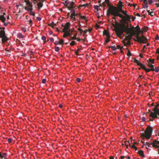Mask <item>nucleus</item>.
<instances>
[{"label":"nucleus","mask_w":159,"mask_h":159,"mask_svg":"<svg viewBox=\"0 0 159 159\" xmlns=\"http://www.w3.org/2000/svg\"><path fill=\"white\" fill-rule=\"evenodd\" d=\"M116 32L117 36L119 37L121 36L123 33L126 32L127 35L124 40H129L132 37L135 35L134 27L132 26L131 28H129L128 26L123 25L117 29Z\"/></svg>","instance_id":"obj_1"},{"label":"nucleus","mask_w":159,"mask_h":159,"mask_svg":"<svg viewBox=\"0 0 159 159\" xmlns=\"http://www.w3.org/2000/svg\"><path fill=\"white\" fill-rule=\"evenodd\" d=\"M107 14L109 13L112 15L114 16H118L122 19L124 18V16L120 13L119 11H118L117 8L115 7H112L109 8L107 10Z\"/></svg>","instance_id":"obj_2"},{"label":"nucleus","mask_w":159,"mask_h":159,"mask_svg":"<svg viewBox=\"0 0 159 159\" xmlns=\"http://www.w3.org/2000/svg\"><path fill=\"white\" fill-rule=\"evenodd\" d=\"M153 112H151L150 110H148V112L150 113V116L153 119L158 118L157 115L159 116V104L156 105L155 107L153 108Z\"/></svg>","instance_id":"obj_3"},{"label":"nucleus","mask_w":159,"mask_h":159,"mask_svg":"<svg viewBox=\"0 0 159 159\" xmlns=\"http://www.w3.org/2000/svg\"><path fill=\"white\" fill-rule=\"evenodd\" d=\"M153 130L152 128L150 126H148L145 131V133H142L141 136L147 139L150 138Z\"/></svg>","instance_id":"obj_4"},{"label":"nucleus","mask_w":159,"mask_h":159,"mask_svg":"<svg viewBox=\"0 0 159 159\" xmlns=\"http://www.w3.org/2000/svg\"><path fill=\"white\" fill-rule=\"evenodd\" d=\"M0 38H1L2 44L8 40L9 39L7 37L4 30H1L0 31Z\"/></svg>","instance_id":"obj_5"},{"label":"nucleus","mask_w":159,"mask_h":159,"mask_svg":"<svg viewBox=\"0 0 159 159\" xmlns=\"http://www.w3.org/2000/svg\"><path fill=\"white\" fill-rule=\"evenodd\" d=\"M62 3L64 4V5L66 6L68 10L75 7L74 6L75 4V3L73 2L70 1L68 0H66L65 2H62Z\"/></svg>","instance_id":"obj_6"},{"label":"nucleus","mask_w":159,"mask_h":159,"mask_svg":"<svg viewBox=\"0 0 159 159\" xmlns=\"http://www.w3.org/2000/svg\"><path fill=\"white\" fill-rule=\"evenodd\" d=\"M0 20L1 22L3 23V25L5 26H7L8 25V24L10 23V22L7 20V22H5L6 20V17L4 15H0Z\"/></svg>","instance_id":"obj_7"},{"label":"nucleus","mask_w":159,"mask_h":159,"mask_svg":"<svg viewBox=\"0 0 159 159\" xmlns=\"http://www.w3.org/2000/svg\"><path fill=\"white\" fill-rule=\"evenodd\" d=\"M70 23L69 22H67L66 25L64 26V28L63 29V31H72V32L74 31V30H72L70 29Z\"/></svg>","instance_id":"obj_8"},{"label":"nucleus","mask_w":159,"mask_h":159,"mask_svg":"<svg viewBox=\"0 0 159 159\" xmlns=\"http://www.w3.org/2000/svg\"><path fill=\"white\" fill-rule=\"evenodd\" d=\"M24 2L26 3L27 7H26L25 8V9L26 11L27 8H33V5L32 3H31L29 0H25Z\"/></svg>","instance_id":"obj_9"},{"label":"nucleus","mask_w":159,"mask_h":159,"mask_svg":"<svg viewBox=\"0 0 159 159\" xmlns=\"http://www.w3.org/2000/svg\"><path fill=\"white\" fill-rule=\"evenodd\" d=\"M63 32L64 33L63 36L64 38H66L67 36H69L71 35L72 33V31H70L68 32L63 31Z\"/></svg>","instance_id":"obj_10"},{"label":"nucleus","mask_w":159,"mask_h":159,"mask_svg":"<svg viewBox=\"0 0 159 159\" xmlns=\"http://www.w3.org/2000/svg\"><path fill=\"white\" fill-rule=\"evenodd\" d=\"M43 1L42 0L39 1V2L37 3V6H38V9L40 10V8L42 7L43 5Z\"/></svg>","instance_id":"obj_11"},{"label":"nucleus","mask_w":159,"mask_h":159,"mask_svg":"<svg viewBox=\"0 0 159 159\" xmlns=\"http://www.w3.org/2000/svg\"><path fill=\"white\" fill-rule=\"evenodd\" d=\"M135 37L137 39L134 40L135 41L140 43H143L142 39L139 36V35H136Z\"/></svg>","instance_id":"obj_12"},{"label":"nucleus","mask_w":159,"mask_h":159,"mask_svg":"<svg viewBox=\"0 0 159 159\" xmlns=\"http://www.w3.org/2000/svg\"><path fill=\"white\" fill-rule=\"evenodd\" d=\"M27 11L30 12V15L34 16L35 14L33 11V8H27Z\"/></svg>","instance_id":"obj_13"},{"label":"nucleus","mask_w":159,"mask_h":159,"mask_svg":"<svg viewBox=\"0 0 159 159\" xmlns=\"http://www.w3.org/2000/svg\"><path fill=\"white\" fill-rule=\"evenodd\" d=\"M103 35H106L107 38H110V34L106 30H104L103 31Z\"/></svg>","instance_id":"obj_14"},{"label":"nucleus","mask_w":159,"mask_h":159,"mask_svg":"<svg viewBox=\"0 0 159 159\" xmlns=\"http://www.w3.org/2000/svg\"><path fill=\"white\" fill-rule=\"evenodd\" d=\"M118 11H119V12L122 13L123 15L125 16L127 14L126 11H123L122 9H121V7H120V10H119Z\"/></svg>","instance_id":"obj_15"},{"label":"nucleus","mask_w":159,"mask_h":159,"mask_svg":"<svg viewBox=\"0 0 159 159\" xmlns=\"http://www.w3.org/2000/svg\"><path fill=\"white\" fill-rule=\"evenodd\" d=\"M138 154L141 157H144L145 156L144 154L143 151L142 150H140L138 152Z\"/></svg>","instance_id":"obj_16"},{"label":"nucleus","mask_w":159,"mask_h":159,"mask_svg":"<svg viewBox=\"0 0 159 159\" xmlns=\"http://www.w3.org/2000/svg\"><path fill=\"white\" fill-rule=\"evenodd\" d=\"M76 33L75 34V36H72L71 35H70V37L72 40H76V39H77V38L76 37L77 34L78 33L77 32H75Z\"/></svg>","instance_id":"obj_17"},{"label":"nucleus","mask_w":159,"mask_h":159,"mask_svg":"<svg viewBox=\"0 0 159 159\" xmlns=\"http://www.w3.org/2000/svg\"><path fill=\"white\" fill-rule=\"evenodd\" d=\"M123 43L125 45H129L130 44V42L129 40H124L123 41Z\"/></svg>","instance_id":"obj_18"},{"label":"nucleus","mask_w":159,"mask_h":159,"mask_svg":"<svg viewBox=\"0 0 159 159\" xmlns=\"http://www.w3.org/2000/svg\"><path fill=\"white\" fill-rule=\"evenodd\" d=\"M152 71H155L156 72H158L159 71V66H157L155 68L152 69Z\"/></svg>","instance_id":"obj_19"},{"label":"nucleus","mask_w":159,"mask_h":159,"mask_svg":"<svg viewBox=\"0 0 159 159\" xmlns=\"http://www.w3.org/2000/svg\"><path fill=\"white\" fill-rule=\"evenodd\" d=\"M141 32V30H136V31L135 30V28H134V32H135V35H139L140 33Z\"/></svg>","instance_id":"obj_20"},{"label":"nucleus","mask_w":159,"mask_h":159,"mask_svg":"<svg viewBox=\"0 0 159 159\" xmlns=\"http://www.w3.org/2000/svg\"><path fill=\"white\" fill-rule=\"evenodd\" d=\"M123 5H122V3L121 1H120L118 5V10H120V7H121V9L122 8Z\"/></svg>","instance_id":"obj_21"},{"label":"nucleus","mask_w":159,"mask_h":159,"mask_svg":"<svg viewBox=\"0 0 159 159\" xmlns=\"http://www.w3.org/2000/svg\"><path fill=\"white\" fill-rule=\"evenodd\" d=\"M17 37L19 39H22L24 37V36L21 33H19L17 34Z\"/></svg>","instance_id":"obj_22"},{"label":"nucleus","mask_w":159,"mask_h":159,"mask_svg":"<svg viewBox=\"0 0 159 159\" xmlns=\"http://www.w3.org/2000/svg\"><path fill=\"white\" fill-rule=\"evenodd\" d=\"M139 66H140L141 68L144 70H145L146 68L145 66L143 64L141 63V64H139Z\"/></svg>","instance_id":"obj_23"},{"label":"nucleus","mask_w":159,"mask_h":159,"mask_svg":"<svg viewBox=\"0 0 159 159\" xmlns=\"http://www.w3.org/2000/svg\"><path fill=\"white\" fill-rule=\"evenodd\" d=\"M109 48H111L112 51H116L117 49V48L115 46H110L109 47Z\"/></svg>","instance_id":"obj_24"},{"label":"nucleus","mask_w":159,"mask_h":159,"mask_svg":"<svg viewBox=\"0 0 159 159\" xmlns=\"http://www.w3.org/2000/svg\"><path fill=\"white\" fill-rule=\"evenodd\" d=\"M143 7L145 8H147L148 7V2H146L145 3H143Z\"/></svg>","instance_id":"obj_25"},{"label":"nucleus","mask_w":159,"mask_h":159,"mask_svg":"<svg viewBox=\"0 0 159 159\" xmlns=\"http://www.w3.org/2000/svg\"><path fill=\"white\" fill-rule=\"evenodd\" d=\"M80 17L81 19L84 20L86 22H87L88 20L86 16H80Z\"/></svg>","instance_id":"obj_26"},{"label":"nucleus","mask_w":159,"mask_h":159,"mask_svg":"<svg viewBox=\"0 0 159 159\" xmlns=\"http://www.w3.org/2000/svg\"><path fill=\"white\" fill-rule=\"evenodd\" d=\"M156 143H154V142L153 141V142L152 143V145L153 147H155V148H159V146L158 145H156ZM159 150V149H158V150Z\"/></svg>","instance_id":"obj_27"},{"label":"nucleus","mask_w":159,"mask_h":159,"mask_svg":"<svg viewBox=\"0 0 159 159\" xmlns=\"http://www.w3.org/2000/svg\"><path fill=\"white\" fill-rule=\"evenodd\" d=\"M7 155V154L6 153H4L2 154V158H5Z\"/></svg>","instance_id":"obj_28"},{"label":"nucleus","mask_w":159,"mask_h":159,"mask_svg":"<svg viewBox=\"0 0 159 159\" xmlns=\"http://www.w3.org/2000/svg\"><path fill=\"white\" fill-rule=\"evenodd\" d=\"M90 4V3H86L85 4L83 5V7L85 8L86 7H88L89 6Z\"/></svg>","instance_id":"obj_29"},{"label":"nucleus","mask_w":159,"mask_h":159,"mask_svg":"<svg viewBox=\"0 0 159 159\" xmlns=\"http://www.w3.org/2000/svg\"><path fill=\"white\" fill-rule=\"evenodd\" d=\"M109 38H107L105 39L104 43V44H105V45H106L107 43L109 42L110 41Z\"/></svg>","instance_id":"obj_30"},{"label":"nucleus","mask_w":159,"mask_h":159,"mask_svg":"<svg viewBox=\"0 0 159 159\" xmlns=\"http://www.w3.org/2000/svg\"><path fill=\"white\" fill-rule=\"evenodd\" d=\"M142 39L143 40V43H144V41H146L147 40V39L146 37H145V36L143 35L141 37Z\"/></svg>","instance_id":"obj_31"},{"label":"nucleus","mask_w":159,"mask_h":159,"mask_svg":"<svg viewBox=\"0 0 159 159\" xmlns=\"http://www.w3.org/2000/svg\"><path fill=\"white\" fill-rule=\"evenodd\" d=\"M55 50L57 52H58L60 51V48L57 46H55Z\"/></svg>","instance_id":"obj_32"},{"label":"nucleus","mask_w":159,"mask_h":159,"mask_svg":"<svg viewBox=\"0 0 159 159\" xmlns=\"http://www.w3.org/2000/svg\"><path fill=\"white\" fill-rule=\"evenodd\" d=\"M41 39L44 42H46V37L44 36H43L41 37Z\"/></svg>","instance_id":"obj_33"},{"label":"nucleus","mask_w":159,"mask_h":159,"mask_svg":"<svg viewBox=\"0 0 159 159\" xmlns=\"http://www.w3.org/2000/svg\"><path fill=\"white\" fill-rule=\"evenodd\" d=\"M126 19L128 20V21H130V16L129 15H128L127 14L126 16Z\"/></svg>","instance_id":"obj_34"},{"label":"nucleus","mask_w":159,"mask_h":159,"mask_svg":"<svg viewBox=\"0 0 159 159\" xmlns=\"http://www.w3.org/2000/svg\"><path fill=\"white\" fill-rule=\"evenodd\" d=\"M148 67H150L151 69H153L154 68V66L153 65H152L150 63H149L148 65Z\"/></svg>","instance_id":"obj_35"},{"label":"nucleus","mask_w":159,"mask_h":159,"mask_svg":"<svg viewBox=\"0 0 159 159\" xmlns=\"http://www.w3.org/2000/svg\"><path fill=\"white\" fill-rule=\"evenodd\" d=\"M134 62L135 63H136L137 64V65L139 66V64H141V63L139 62V61L138 60H137V59H135L134 60Z\"/></svg>","instance_id":"obj_36"},{"label":"nucleus","mask_w":159,"mask_h":159,"mask_svg":"<svg viewBox=\"0 0 159 159\" xmlns=\"http://www.w3.org/2000/svg\"><path fill=\"white\" fill-rule=\"evenodd\" d=\"M34 4H35L36 3H38V1H41V0H31Z\"/></svg>","instance_id":"obj_37"},{"label":"nucleus","mask_w":159,"mask_h":159,"mask_svg":"<svg viewBox=\"0 0 159 159\" xmlns=\"http://www.w3.org/2000/svg\"><path fill=\"white\" fill-rule=\"evenodd\" d=\"M75 44V41H72L70 43V45L71 46H73Z\"/></svg>","instance_id":"obj_38"},{"label":"nucleus","mask_w":159,"mask_h":159,"mask_svg":"<svg viewBox=\"0 0 159 159\" xmlns=\"http://www.w3.org/2000/svg\"><path fill=\"white\" fill-rule=\"evenodd\" d=\"M149 62L150 63H151L152 64L154 63V59H149Z\"/></svg>","instance_id":"obj_39"},{"label":"nucleus","mask_w":159,"mask_h":159,"mask_svg":"<svg viewBox=\"0 0 159 159\" xmlns=\"http://www.w3.org/2000/svg\"><path fill=\"white\" fill-rule=\"evenodd\" d=\"M74 8H71L70 9H68L69 10H70V12L71 13H75V9H74Z\"/></svg>","instance_id":"obj_40"},{"label":"nucleus","mask_w":159,"mask_h":159,"mask_svg":"<svg viewBox=\"0 0 159 159\" xmlns=\"http://www.w3.org/2000/svg\"><path fill=\"white\" fill-rule=\"evenodd\" d=\"M21 30L24 33H25L26 31V28L23 27L21 28Z\"/></svg>","instance_id":"obj_41"},{"label":"nucleus","mask_w":159,"mask_h":159,"mask_svg":"<svg viewBox=\"0 0 159 159\" xmlns=\"http://www.w3.org/2000/svg\"><path fill=\"white\" fill-rule=\"evenodd\" d=\"M152 69H147L146 68V69H145V71L146 72H150V71H152Z\"/></svg>","instance_id":"obj_42"},{"label":"nucleus","mask_w":159,"mask_h":159,"mask_svg":"<svg viewBox=\"0 0 159 159\" xmlns=\"http://www.w3.org/2000/svg\"><path fill=\"white\" fill-rule=\"evenodd\" d=\"M7 141L9 143H11L12 142V139L11 138H9L8 139Z\"/></svg>","instance_id":"obj_43"},{"label":"nucleus","mask_w":159,"mask_h":159,"mask_svg":"<svg viewBox=\"0 0 159 159\" xmlns=\"http://www.w3.org/2000/svg\"><path fill=\"white\" fill-rule=\"evenodd\" d=\"M94 8L95 10L98 11L99 8V6L98 5H94Z\"/></svg>","instance_id":"obj_44"},{"label":"nucleus","mask_w":159,"mask_h":159,"mask_svg":"<svg viewBox=\"0 0 159 159\" xmlns=\"http://www.w3.org/2000/svg\"><path fill=\"white\" fill-rule=\"evenodd\" d=\"M105 2L107 4V5L108 6H110V4H109L110 0H105Z\"/></svg>","instance_id":"obj_45"},{"label":"nucleus","mask_w":159,"mask_h":159,"mask_svg":"<svg viewBox=\"0 0 159 159\" xmlns=\"http://www.w3.org/2000/svg\"><path fill=\"white\" fill-rule=\"evenodd\" d=\"M42 82L43 84H45L46 82V80L45 79H43L42 80Z\"/></svg>","instance_id":"obj_46"},{"label":"nucleus","mask_w":159,"mask_h":159,"mask_svg":"<svg viewBox=\"0 0 159 159\" xmlns=\"http://www.w3.org/2000/svg\"><path fill=\"white\" fill-rule=\"evenodd\" d=\"M70 17L71 18V19H73L74 20H76V18L75 16H70Z\"/></svg>","instance_id":"obj_47"},{"label":"nucleus","mask_w":159,"mask_h":159,"mask_svg":"<svg viewBox=\"0 0 159 159\" xmlns=\"http://www.w3.org/2000/svg\"><path fill=\"white\" fill-rule=\"evenodd\" d=\"M132 54L131 52L129 51V50L128 51V52L127 54V55L130 57L131 56Z\"/></svg>","instance_id":"obj_48"},{"label":"nucleus","mask_w":159,"mask_h":159,"mask_svg":"<svg viewBox=\"0 0 159 159\" xmlns=\"http://www.w3.org/2000/svg\"><path fill=\"white\" fill-rule=\"evenodd\" d=\"M152 143H149V142H146V144L147 145L148 147H150V145H152Z\"/></svg>","instance_id":"obj_49"},{"label":"nucleus","mask_w":159,"mask_h":159,"mask_svg":"<svg viewBox=\"0 0 159 159\" xmlns=\"http://www.w3.org/2000/svg\"><path fill=\"white\" fill-rule=\"evenodd\" d=\"M106 4H107L104 2L102 3V4H101L102 6L103 7H105L106 5Z\"/></svg>","instance_id":"obj_50"},{"label":"nucleus","mask_w":159,"mask_h":159,"mask_svg":"<svg viewBox=\"0 0 159 159\" xmlns=\"http://www.w3.org/2000/svg\"><path fill=\"white\" fill-rule=\"evenodd\" d=\"M135 28L137 29L136 30H141L140 28L139 25H137Z\"/></svg>","instance_id":"obj_51"},{"label":"nucleus","mask_w":159,"mask_h":159,"mask_svg":"<svg viewBox=\"0 0 159 159\" xmlns=\"http://www.w3.org/2000/svg\"><path fill=\"white\" fill-rule=\"evenodd\" d=\"M54 43L56 45H57L59 44V41H56Z\"/></svg>","instance_id":"obj_52"},{"label":"nucleus","mask_w":159,"mask_h":159,"mask_svg":"<svg viewBox=\"0 0 159 159\" xmlns=\"http://www.w3.org/2000/svg\"><path fill=\"white\" fill-rule=\"evenodd\" d=\"M59 44H62L63 43L64 41L63 40L61 39L59 41Z\"/></svg>","instance_id":"obj_53"},{"label":"nucleus","mask_w":159,"mask_h":159,"mask_svg":"<svg viewBox=\"0 0 159 159\" xmlns=\"http://www.w3.org/2000/svg\"><path fill=\"white\" fill-rule=\"evenodd\" d=\"M78 31L80 32L81 34H82L83 32V30L81 29L80 28L78 29Z\"/></svg>","instance_id":"obj_54"},{"label":"nucleus","mask_w":159,"mask_h":159,"mask_svg":"<svg viewBox=\"0 0 159 159\" xmlns=\"http://www.w3.org/2000/svg\"><path fill=\"white\" fill-rule=\"evenodd\" d=\"M132 148L135 149V151L137 150V148L134 144L132 146Z\"/></svg>","instance_id":"obj_55"},{"label":"nucleus","mask_w":159,"mask_h":159,"mask_svg":"<svg viewBox=\"0 0 159 159\" xmlns=\"http://www.w3.org/2000/svg\"><path fill=\"white\" fill-rule=\"evenodd\" d=\"M78 15V14H75V13H73L71 14L70 15L74 16L75 17V16Z\"/></svg>","instance_id":"obj_56"},{"label":"nucleus","mask_w":159,"mask_h":159,"mask_svg":"<svg viewBox=\"0 0 159 159\" xmlns=\"http://www.w3.org/2000/svg\"><path fill=\"white\" fill-rule=\"evenodd\" d=\"M54 24L53 22H52V23H51L50 24H49V25L52 27V28H54V26L53 25V24Z\"/></svg>","instance_id":"obj_57"},{"label":"nucleus","mask_w":159,"mask_h":159,"mask_svg":"<svg viewBox=\"0 0 159 159\" xmlns=\"http://www.w3.org/2000/svg\"><path fill=\"white\" fill-rule=\"evenodd\" d=\"M50 40L51 41V42H53L54 41V39L53 38L51 37L50 38Z\"/></svg>","instance_id":"obj_58"},{"label":"nucleus","mask_w":159,"mask_h":159,"mask_svg":"<svg viewBox=\"0 0 159 159\" xmlns=\"http://www.w3.org/2000/svg\"><path fill=\"white\" fill-rule=\"evenodd\" d=\"M81 79L80 78H77L76 79V81L77 82L80 83V82Z\"/></svg>","instance_id":"obj_59"},{"label":"nucleus","mask_w":159,"mask_h":159,"mask_svg":"<svg viewBox=\"0 0 159 159\" xmlns=\"http://www.w3.org/2000/svg\"><path fill=\"white\" fill-rule=\"evenodd\" d=\"M155 39L156 40H159V37L158 36V35H157L155 37Z\"/></svg>","instance_id":"obj_60"},{"label":"nucleus","mask_w":159,"mask_h":159,"mask_svg":"<svg viewBox=\"0 0 159 159\" xmlns=\"http://www.w3.org/2000/svg\"><path fill=\"white\" fill-rule=\"evenodd\" d=\"M155 143H156V144H159V141H157L156 140L154 141Z\"/></svg>","instance_id":"obj_61"},{"label":"nucleus","mask_w":159,"mask_h":159,"mask_svg":"<svg viewBox=\"0 0 159 159\" xmlns=\"http://www.w3.org/2000/svg\"><path fill=\"white\" fill-rule=\"evenodd\" d=\"M36 19L39 21H40L42 20V18L40 17H37Z\"/></svg>","instance_id":"obj_62"},{"label":"nucleus","mask_w":159,"mask_h":159,"mask_svg":"<svg viewBox=\"0 0 159 159\" xmlns=\"http://www.w3.org/2000/svg\"><path fill=\"white\" fill-rule=\"evenodd\" d=\"M29 24L30 25V26H31L33 23L32 20H30L29 21Z\"/></svg>","instance_id":"obj_63"},{"label":"nucleus","mask_w":159,"mask_h":159,"mask_svg":"<svg viewBox=\"0 0 159 159\" xmlns=\"http://www.w3.org/2000/svg\"><path fill=\"white\" fill-rule=\"evenodd\" d=\"M142 121H145L146 120V118L145 117H143L142 118Z\"/></svg>","instance_id":"obj_64"}]
</instances>
